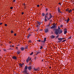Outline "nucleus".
Returning a JSON list of instances; mask_svg holds the SVG:
<instances>
[{
    "mask_svg": "<svg viewBox=\"0 0 74 74\" xmlns=\"http://www.w3.org/2000/svg\"><path fill=\"white\" fill-rule=\"evenodd\" d=\"M45 14L44 13H42V18L44 19V16H45Z\"/></svg>",
    "mask_w": 74,
    "mask_h": 74,
    "instance_id": "f8f14e48",
    "label": "nucleus"
},
{
    "mask_svg": "<svg viewBox=\"0 0 74 74\" xmlns=\"http://www.w3.org/2000/svg\"><path fill=\"white\" fill-rule=\"evenodd\" d=\"M23 4L24 5V7H25L24 8V9H26V5H25L26 4H25V3H23Z\"/></svg>",
    "mask_w": 74,
    "mask_h": 74,
    "instance_id": "5701e85b",
    "label": "nucleus"
},
{
    "mask_svg": "<svg viewBox=\"0 0 74 74\" xmlns=\"http://www.w3.org/2000/svg\"><path fill=\"white\" fill-rule=\"evenodd\" d=\"M46 11H48V9H46Z\"/></svg>",
    "mask_w": 74,
    "mask_h": 74,
    "instance_id": "864d4df0",
    "label": "nucleus"
},
{
    "mask_svg": "<svg viewBox=\"0 0 74 74\" xmlns=\"http://www.w3.org/2000/svg\"><path fill=\"white\" fill-rule=\"evenodd\" d=\"M3 51L4 52H6V49H3Z\"/></svg>",
    "mask_w": 74,
    "mask_h": 74,
    "instance_id": "473e14b6",
    "label": "nucleus"
},
{
    "mask_svg": "<svg viewBox=\"0 0 74 74\" xmlns=\"http://www.w3.org/2000/svg\"><path fill=\"white\" fill-rule=\"evenodd\" d=\"M44 60H44V59L42 60V62H44Z\"/></svg>",
    "mask_w": 74,
    "mask_h": 74,
    "instance_id": "f704fd0d",
    "label": "nucleus"
},
{
    "mask_svg": "<svg viewBox=\"0 0 74 74\" xmlns=\"http://www.w3.org/2000/svg\"><path fill=\"white\" fill-rule=\"evenodd\" d=\"M38 53H40V51H38L36 53V55H38Z\"/></svg>",
    "mask_w": 74,
    "mask_h": 74,
    "instance_id": "a878e982",
    "label": "nucleus"
},
{
    "mask_svg": "<svg viewBox=\"0 0 74 74\" xmlns=\"http://www.w3.org/2000/svg\"><path fill=\"white\" fill-rule=\"evenodd\" d=\"M63 26L62 25H60V27H63Z\"/></svg>",
    "mask_w": 74,
    "mask_h": 74,
    "instance_id": "c9c22d12",
    "label": "nucleus"
},
{
    "mask_svg": "<svg viewBox=\"0 0 74 74\" xmlns=\"http://www.w3.org/2000/svg\"><path fill=\"white\" fill-rule=\"evenodd\" d=\"M14 47V45H10V47Z\"/></svg>",
    "mask_w": 74,
    "mask_h": 74,
    "instance_id": "cd10ccee",
    "label": "nucleus"
},
{
    "mask_svg": "<svg viewBox=\"0 0 74 74\" xmlns=\"http://www.w3.org/2000/svg\"><path fill=\"white\" fill-rule=\"evenodd\" d=\"M30 36H32V34H30V33H29L28 35L27 36V39H28V38H29Z\"/></svg>",
    "mask_w": 74,
    "mask_h": 74,
    "instance_id": "1a4fd4ad",
    "label": "nucleus"
},
{
    "mask_svg": "<svg viewBox=\"0 0 74 74\" xmlns=\"http://www.w3.org/2000/svg\"><path fill=\"white\" fill-rule=\"evenodd\" d=\"M13 3H15V0H13Z\"/></svg>",
    "mask_w": 74,
    "mask_h": 74,
    "instance_id": "a18cd8bd",
    "label": "nucleus"
},
{
    "mask_svg": "<svg viewBox=\"0 0 74 74\" xmlns=\"http://www.w3.org/2000/svg\"><path fill=\"white\" fill-rule=\"evenodd\" d=\"M42 48H43L42 46H40V49H42Z\"/></svg>",
    "mask_w": 74,
    "mask_h": 74,
    "instance_id": "c85d7f7f",
    "label": "nucleus"
},
{
    "mask_svg": "<svg viewBox=\"0 0 74 74\" xmlns=\"http://www.w3.org/2000/svg\"><path fill=\"white\" fill-rule=\"evenodd\" d=\"M19 66L20 67H21V68H23V65H24V63L23 62L22 63V64L21 63H20L19 64Z\"/></svg>",
    "mask_w": 74,
    "mask_h": 74,
    "instance_id": "39448f33",
    "label": "nucleus"
},
{
    "mask_svg": "<svg viewBox=\"0 0 74 74\" xmlns=\"http://www.w3.org/2000/svg\"><path fill=\"white\" fill-rule=\"evenodd\" d=\"M36 31H37V32L38 31V29H37L36 30Z\"/></svg>",
    "mask_w": 74,
    "mask_h": 74,
    "instance_id": "5fc2aeb1",
    "label": "nucleus"
},
{
    "mask_svg": "<svg viewBox=\"0 0 74 74\" xmlns=\"http://www.w3.org/2000/svg\"><path fill=\"white\" fill-rule=\"evenodd\" d=\"M57 10L58 11V12H61L60 11V9L59 7H58V9Z\"/></svg>",
    "mask_w": 74,
    "mask_h": 74,
    "instance_id": "ddd939ff",
    "label": "nucleus"
},
{
    "mask_svg": "<svg viewBox=\"0 0 74 74\" xmlns=\"http://www.w3.org/2000/svg\"><path fill=\"white\" fill-rule=\"evenodd\" d=\"M31 59H32V58H30V57L28 56V58L26 60V62L27 63L28 62H29V61H30V60H31Z\"/></svg>",
    "mask_w": 74,
    "mask_h": 74,
    "instance_id": "20e7f679",
    "label": "nucleus"
},
{
    "mask_svg": "<svg viewBox=\"0 0 74 74\" xmlns=\"http://www.w3.org/2000/svg\"><path fill=\"white\" fill-rule=\"evenodd\" d=\"M33 54V52H32L30 54V55H32Z\"/></svg>",
    "mask_w": 74,
    "mask_h": 74,
    "instance_id": "7c9ffc66",
    "label": "nucleus"
},
{
    "mask_svg": "<svg viewBox=\"0 0 74 74\" xmlns=\"http://www.w3.org/2000/svg\"><path fill=\"white\" fill-rule=\"evenodd\" d=\"M3 24V23H0V25H1Z\"/></svg>",
    "mask_w": 74,
    "mask_h": 74,
    "instance_id": "8fccbe9b",
    "label": "nucleus"
},
{
    "mask_svg": "<svg viewBox=\"0 0 74 74\" xmlns=\"http://www.w3.org/2000/svg\"><path fill=\"white\" fill-rule=\"evenodd\" d=\"M16 49H17V50H18V47H16Z\"/></svg>",
    "mask_w": 74,
    "mask_h": 74,
    "instance_id": "4d7b16f0",
    "label": "nucleus"
},
{
    "mask_svg": "<svg viewBox=\"0 0 74 74\" xmlns=\"http://www.w3.org/2000/svg\"><path fill=\"white\" fill-rule=\"evenodd\" d=\"M14 36H16V33H14Z\"/></svg>",
    "mask_w": 74,
    "mask_h": 74,
    "instance_id": "58836bf2",
    "label": "nucleus"
},
{
    "mask_svg": "<svg viewBox=\"0 0 74 74\" xmlns=\"http://www.w3.org/2000/svg\"><path fill=\"white\" fill-rule=\"evenodd\" d=\"M37 41H38V42H41V40H37Z\"/></svg>",
    "mask_w": 74,
    "mask_h": 74,
    "instance_id": "2f4dec72",
    "label": "nucleus"
},
{
    "mask_svg": "<svg viewBox=\"0 0 74 74\" xmlns=\"http://www.w3.org/2000/svg\"><path fill=\"white\" fill-rule=\"evenodd\" d=\"M40 5H42V4H41Z\"/></svg>",
    "mask_w": 74,
    "mask_h": 74,
    "instance_id": "69168bd1",
    "label": "nucleus"
},
{
    "mask_svg": "<svg viewBox=\"0 0 74 74\" xmlns=\"http://www.w3.org/2000/svg\"><path fill=\"white\" fill-rule=\"evenodd\" d=\"M69 8H67L65 10L66 11H67V12H68V11L69 12Z\"/></svg>",
    "mask_w": 74,
    "mask_h": 74,
    "instance_id": "4be33fe9",
    "label": "nucleus"
},
{
    "mask_svg": "<svg viewBox=\"0 0 74 74\" xmlns=\"http://www.w3.org/2000/svg\"><path fill=\"white\" fill-rule=\"evenodd\" d=\"M1 51V50H0V51Z\"/></svg>",
    "mask_w": 74,
    "mask_h": 74,
    "instance_id": "338daca9",
    "label": "nucleus"
},
{
    "mask_svg": "<svg viewBox=\"0 0 74 74\" xmlns=\"http://www.w3.org/2000/svg\"><path fill=\"white\" fill-rule=\"evenodd\" d=\"M20 49L21 51H23L25 49V48L23 47L20 48Z\"/></svg>",
    "mask_w": 74,
    "mask_h": 74,
    "instance_id": "9b49d317",
    "label": "nucleus"
},
{
    "mask_svg": "<svg viewBox=\"0 0 74 74\" xmlns=\"http://www.w3.org/2000/svg\"><path fill=\"white\" fill-rule=\"evenodd\" d=\"M51 34H53V32L51 31Z\"/></svg>",
    "mask_w": 74,
    "mask_h": 74,
    "instance_id": "ea45409f",
    "label": "nucleus"
},
{
    "mask_svg": "<svg viewBox=\"0 0 74 74\" xmlns=\"http://www.w3.org/2000/svg\"><path fill=\"white\" fill-rule=\"evenodd\" d=\"M66 41V40H63L62 42H65V41Z\"/></svg>",
    "mask_w": 74,
    "mask_h": 74,
    "instance_id": "4c0bfd02",
    "label": "nucleus"
},
{
    "mask_svg": "<svg viewBox=\"0 0 74 74\" xmlns=\"http://www.w3.org/2000/svg\"><path fill=\"white\" fill-rule=\"evenodd\" d=\"M71 36H70L69 37L68 39H71Z\"/></svg>",
    "mask_w": 74,
    "mask_h": 74,
    "instance_id": "c756f323",
    "label": "nucleus"
},
{
    "mask_svg": "<svg viewBox=\"0 0 74 74\" xmlns=\"http://www.w3.org/2000/svg\"><path fill=\"white\" fill-rule=\"evenodd\" d=\"M56 26V25H54L53 26H51V28L50 29H53V28H55V26Z\"/></svg>",
    "mask_w": 74,
    "mask_h": 74,
    "instance_id": "dca6fc26",
    "label": "nucleus"
},
{
    "mask_svg": "<svg viewBox=\"0 0 74 74\" xmlns=\"http://www.w3.org/2000/svg\"><path fill=\"white\" fill-rule=\"evenodd\" d=\"M12 58L13 59H17V58L15 56H14V57H12Z\"/></svg>",
    "mask_w": 74,
    "mask_h": 74,
    "instance_id": "f3484780",
    "label": "nucleus"
},
{
    "mask_svg": "<svg viewBox=\"0 0 74 74\" xmlns=\"http://www.w3.org/2000/svg\"><path fill=\"white\" fill-rule=\"evenodd\" d=\"M50 37L51 38H54L55 37V36L52 35L50 36Z\"/></svg>",
    "mask_w": 74,
    "mask_h": 74,
    "instance_id": "4468645a",
    "label": "nucleus"
},
{
    "mask_svg": "<svg viewBox=\"0 0 74 74\" xmlns=\"http://www.w3.org/2000/svg\"><path fill=\"white\" fill-rule=\"evenodd\" d=\"M46 39H47V38H44V40H41V42H42L43 43H45V41H46Z\"/></svg>",
    "mask_w": 74,
    "mask_h": 74,
    "instance_id": "9d476101",
    "label": "nucleus"
},
{
    "mask_svg": "<svg viewBox=\"0 0 74 74\" xmlns=\"http://www.w3.org/2000/svg\"><path fill=\"white\" fill-rule=\"evenodd\" d=\"M27 66L26 65L25 66L24 68V71H23L24 74H26L27 73Z\"/></svg>",
    "mask_w": 74,
    "mask_h": 74,
    "instance_id": "7ed1b4c3",
    "label": "nucleus"
},
{
    "mask_svg": "<svg viewBox=\"0 0 74 74\" xmlns=\"http://www.w3.org/2000/svg\"><path fill=\"white\" fill-rule=\"evenodd\" d=\"M59 37V35H58L56 37V38H58Z\"/></svg>",
    "mask_w": 74,
    "mask_h": 74,
    "instance_id": "a19ab883",
    "label": "nucleus"
},
{
    "mask_svg": "<svg viewBox=\"0 0 74 74\" xmlns=\"http://www.w3.org/2000/svg\"><path fill=\"white\" fill-rule=\"evenodd\" d=\"M67 32V29L66 28L65 29H64V34H66Z\"/></svg>",
    "mask_w": 74,
    "mask_h": 74,
    "instance_id": "6e6552de",
    "label": "nucleus"
},
{
    "mask_svg": "<svg viewBox=\"0 0 74 74\" xmlns=\"http://www.w3.org/2000/svg\"><path fill=\"white\" fill-rule=\"evenodd\" d=\"M58 29H59V30H61V29H60V27H59V26L58 27Z\"/></svg>",
    "mask_w": 74,
    "mask_h": 74,
    "instance_id": "de8ad7c7",
    "label": "nucleus"
},
{
    "mask_svg": "<svg viewBox=\"0 0 74 74\" xmlns=\"http://www.w3.org/2000/svg\"><path fill=\"white\" fill-rule=\"evenodd\" d=\"M37 23H38V24L39 25H41V22L38 21H37Z\"/></svg>",
    "mask_w": 74,
    "mask_h": 74,
    "instance_id": "393cba45",
    "label": "nucleus"
},
{
    "mask_svg": "<svg viewBox=\"0 0 74 74\" xmlns=\"http://www.w3.org/2000/svg\"><path fill=\"white\" fill-rule=\"evenodd\" d=\"M48 15V13L47 12L46 13V14H45V16H47V15Z\"/></svg>",
    "mask_w": 74,
    "mask_h": 74,
    "instance_id": "72a5a7b5",
    "label": "nucleus"
},
{
    "mask_svg": "<svg viewBox=\"0 0 74 74\" xmlns=\"http://www.w3.org/2000/svg\"><path fill=\"white\" fill-rule=\"evenodd\" d=\"M63 32V31L62 29H60V30H59L58 29H56L55 30V31L54 32V33L56 35H58L59 33V34H61Z\"/></svg>",
    "mask_w": 74,
    "mask_h": 74,
    "instance_id": "f03ea898",
    "label": "nucleus"
},
{
    "mask_svg": "<svg viewBox=\"0 0 74 74\" xmlns=\"http://www.w3.org/2000/svg\"><path fill=\"white\" fill-rule=\"evenodd\" d=\"M37 7H40V5H37Z\"/></svg>",
    "mask_w": 74,
    "mask_h": 74,
    "instance_id": "09e8293b",
    "label": "nucleus"
},
{
    "mask_svg": "<svg viewBox=\"0 0 74 74\" xmlns=\"http://www.w3.org/2000/svg\"><path fill=\"white\" fill-rule=\"evenodd\" d=\"M25 49H28V46H26L25 47Z\"/></svg>",
    "mask_w": 74,
    "mask_h": 74,
    "instance_id": "bb28decb",
    "label": "nucleus"
},
{
    "mask_svg": "<svg viewBox=\"0 0 74 74\" xmlns=\"http://www.w3.org/2000/svg\"><path fill=\"white\" fill-rule=\"evenodd\" d=\"M5 26L6 27L7 26V24H5Z\"/></svg>",
    "mask_w": 74,
    "mask_h": 74,
    "instance_id": "49530a36",
    "label": "nucleus"
},
{
    "mask_svg": "<svg viewBox=\"0 0 74 74\" xmlns=\"http://www.w3.org/2000/svg\"><path fill=\"white\" fill-rule=\"evenodd\" d=\"M17 53L18 54H19V53H21V51H18L17 52Z\"/></svg>",
    "mask_w": 74,
    "mask_h": 74,
    "instance_id": "b1692460",
    "label": "nucleus"
},
{
    "mask_svg": "<svg viewBox=\"0 0 74 74\" xmlns=\"http://www.w3.org/2000/svg\"><path fill=\"white\" fill-rule=\"evenodd\" d=\"M49 15L50 16H49V18L47 16H45V22H47V21H48L50 19H51L52 18V16L51 14V13H49Z\"/></svg>",
    "mask_w": 74,
    "mask_h": 74,
    "instance_id": "f257e3e1",
    "label": "nucleus"
},
{
    "mask_svg": "<svg viewBox=\"0 0 74 74\" xmlns=\"http://www.w3.org/2000/svg\"><path fill=\"white\" fill-rule=\"evenodd\" d=\"M29 42H32V40H29Z\"/></svg>",
    "mask_w": 74,
    "mask_h": 74,
    "instance_id": "c03bdc74",
    "label": "nucleus"
},
{
    "mask_svg": "<svg viewBox=\"0 0 74 74\" xmlns=\"http://www.w3.org/2000/svg\"><path fill=\"white\" fill-rule=\"evenodd\" d=\"M73 5H74V3H73Z\"/></svg>",
    "mask_w": 74,
    "mask_h": 74,
    "instance_id": "774afa93",
    "label": "nucleus"
},
{
    "mask_svg": "<svg viewBox=\"0 0 74 74\" xmlns=\"http://www.w3.org/2000/svg\"><path fill=\"white\" fill-rule=\"evenodd\" d=\"M58 40H59V42H60L62 41V39L61 38H59L58 39Z\"/></svg>",
    "mask_w": 74,
    "mask_h": 74,
    "instance_id": "2eb2a0df",
    "label": "nucleus"
},
{
    "mask_svg": "<svg viewBox=\"0 0 74 74\" xmlns=\"http://www.w3.org/2000/svg\"><path fill=\"white\" fill-rule=\"evenodd\" d=\"M10 8V9H11V10H12L13 9V7H11Z\"/></svg>",
    "mask_w": 74,
    "mask_h": 74,
    "instance_id": "e433bc0d",
    "label": "nucleus"
},
{
    "mask_svg": "<svg viewBox=\"0 0 74 74\" xmlns=\"http://www.w3.org/2000/svg\"><path fill=\"white\" fill-rule=\"evenodd\" d=\"M72 11H73H73H74V8L73 9H72Z\"/></svg>",
    "mask_w": 74,
    "mask_h": 74,
    "instance_id": "6e6d98bb",
    "label": "nucleus"
},
{
    "mask_svg": "<svg viewBox=\"0 0 74 74\" xmlns=\"http://www.w3.org/2000/svg\"><path fill=\"white\" fill-rule=\"evenodd\" d=\"M65 21H67V20H66V19L65 20Z\"/></svg>",
    "mask_w": 74,
    "mask_h": 74,
    "instance_id": "680f3d73",
    "label": "nucleus"
},
{
    "mask_svg": "<svg viewBox=\"0 0 74 74\" xmlns=\"http://www.w3.org/2000/svg\"><path fill=\"white\" fill-rule=\"evenodd\" d=\"M10 49H11V48H10Z\"/></svg>",
    "mask_w": 74,
    "mask_h": 74,
    "instance_id": "e2e57ef3",
    "label": "nucleus"
},
{
    "mask_svg": "<svg viewBox=\"0 0 74 74\" xmlns=\"http://www.w3.org/2000/svg\"><path fill=\"white\" fill-rule=\"evenodd\" d=\"M27 30H28V31H29V29H27Z\"/></svg>",
    "mask_w": 74,
    "mask_h": 74,
    "instance_id": "0e129e2a",
    "label": "nucleus"
},
{
    "mask_svg": "<svg viewBox=\"0 0 74 74\" xmlns=\"http://www.w3.org/2000/svg\"><path fill=\"white\" fill-rule=\"evenodd\" d=\"M12 42H11V41H9L8 42V43H10V44H11V43H12Z\"/></svg>",
    "mask_w": 74,
    "mask_h": 74,
    "instance_id": "37998d69",
    "label": "nucleus"
},
{
    "mask_svg": "<svg viewBox=\"0 0 74 74\" xmlns=\"http://www.w3.org/2000/svg\"><path fill=\"white\" fill-rule=\"evenodd\" d=\"M11 33H14V31H12V30L11 31Z\"/></svg>",
    "mask_w": 74,
    "mask_h": 74,
    "instance_id": "79ce46f5",
    "label": "nucleus"
},
{
    "mask_svg": "<svg viewBox=\"0 0 74 74\" xmlns=\"http://www.w3.org/2000/svg\"><path fill=\"white\" fill-rule=\"evenodd\" d=\"M49 69H51V67H49Z\"/></svg>",
    "mask_w": 74,
    "mask_h": 74,
    "instance_id": "bf43d9fd",
    "label": "nucleus"
},
{
    "mask_svg": "<svg viewBox=\"0 0 74 74\" xmlns=\"http://www.w3.org/2000/svg\"><path fill=\"white\" fill-rule=\"evenodd\" d=\"M69 21H70V19H69V18H68L66 21V23H68Z\"/></svg>",
    "mask_w": 74,
    "mask_h": 74,
    "instance_id": "412c9836",
    "label": "nucleus"
},
{
    "mask_svg": "<svg viewBox=\"0 0 74 74\" xmlns=\"http://www.w3.org/2000/svg\"><path fill=\"white\" fill-rule=\"evenodd\" d=\"M24 14V13L23 12H22V15H23Z\"/></svg>",
    "mask_w": 74,
    "mask_h": 74,
    "instance_id": "603ef678",
    "label": "nucleus"
},
{
    "mask_svg": "<svg viewBox=\"0 0 74 74\" xmlns=\"http://www.w3.org/2000/svg\"><path fill=\"white\" fill-rule=\"evenodd\" d=\"M27 69L29 70H32V66H29L28 67Z\"/></svg>",
    "mask_w": 74,
    "mask_h": 74,
    "instance_id": "423d86ee",
    "label": "nucleus"
},
{
    "mask_svg": "<svg viewBox=\"0 0 74 74\" xmlns=\"http://www.w3.org/2000/svg\"><path fill=\"white\" fill-rule=\"evenodd\" d=\"M63 39H64V38H62V40H63Z\"/></svg>",
    "mask_w": 74,
    "mask_h": 74,
    "instance_id": "13d9d810",
    "label": "nucleus"
},
{
    "mask_svg": "<svg viewBox=\"0 0 74 74\" xmlns=\"http://www.w3.org/2000/svg\"><path fill=\"white\" fill-rule=\"evenodd\" d=\"M45 32V33H48L49 32V30L48 29H44Z\"/></svg>",
    "mask_w": 74,
    "mask_h": 74,
    "instance_id": "0eeeda50",
    "label": "nucleus"
},
{
    "mask_svg": "<svg viewBox=\"0 0 74 74\" xmlns=\"http://www.w3.org/2000/svg\"><path fill=\"white\" fill-rule=\"evenodd\" d=\"M34 71H38V69L34 68Z\"/></svg>",
    "mask_w": 74,
    "mask_h": 74,
    "instance_id": "aec40b11",
    "label": "nucleus"
},
{
    "mask_svg": "<svg viewBox=\"0 0 74 74\" xmlns=\"http://www.w3.org/2000/svg\"><path fill=\"white\" fill-rule=\"evenodd\" d=\"M72 10H71V9H70V10H69L68 11V12L69 13H71V12H72Z\"/></svg>",
    "mask_w": 74,
    "mask_h": 74,
    "instance_id": "6ab92c4d",
    "label": "nucleus"
},
{
    "mask_svg": "<svg viewBox=\"0 0 74 74\" xmlns=\"http://www.w3.org/2000/svg\"><path fill=\"white\" fill-rule=\"evenodd\" d=\"M28 29H29V30H31V29H30V28H28Z\"/></svg>",
    "mask_w": 74,
    "mask_h": 74,
    "instance_id": "052dcab7",
    "label": "nucleus"
},
{
    "mask_svg": "<svg viewBox=\"0 0 74 74\" xmlns=\"http://www.w3.org/2000/svg\"><path fill=\"white\" fill-rule=\"evenodd\" d=\"M58 4H59L60 5H61V3L60 2L59 3H58Z\"/></svg>",
    "mask_w": 74,
    "mask_h": 74,
    "instance_id": "3c124183",
    "label": "nucleus"
},
{
    "mask_svg": "<svg viewBox=\"0 0 74 74\" xmlns=\"http://www.w3.org/2000/svg\"><path fill=\"white\" fill-rule=\"evenodd\" d=\"M34 59L35 60H37V59H38V57H37V56H35V57L34 58Z\"/></svg>",
    "mask_w": 74,
    "mask_h": 74,
    "instance_id": "a211bd4d",
    "label": "nucleus"
}]
</instances>
